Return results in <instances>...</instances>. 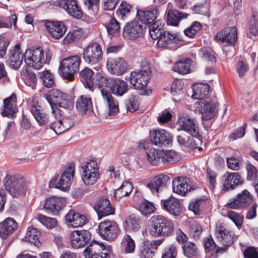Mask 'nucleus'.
<instances>
[{
	"label": "nucleus",
	"instance_id": "obj_1",
	"mask_svg": "<svg viewBox=\"0 0 258 258\" xmlns=\"http://www.w3.org/2000/svg\"><path fill=\"white\" fill-rule=\"evenodd\" d=\"M24 55L21 52L20 45L17 44L9 50V58L7 61L13 69L19 68L22 64ZM26 63L23 73L25 76V82L28 86L32 84V50L27 49L24 54Z\"/></svg>",
	"mask_w": 258,
	"mask_h": 258
},
{
	"label": "nucleus",
	"instance_id": "obj_2",
	"mask_svg": "<svg viewBox=\"0 0 258 258\" xmlns=\"http://www.w3.org/2000/svg\"><path fill=\"white\" fill-rule=\"evenodd\" d=\"M174 230L172 221L162 215L152 217L149 220L148 231L150 235L155 237H168Z\"/></svg>",
	"mask_w": 258,
	"mask_h": 258
},
{
	"label": "nucleus",
	"instance_id": "obj_3",
	"mask_svg": "<svg viewBox=\"0 0 258 258\" xmlns=\"http://www.w3.org/2000/svg\"><path fill=\"white\" fill-rule=\"evenodd\" d=\"M5 189L13 198L25 195L27 190L26 179L19 174H7L3 179Z\"/></svg>",
	"mask_w": 258,
	"mask_h": 258
},
{
	"label": "nucleus",
	"instance_id": "obj_4",
	"mask_svg": "<svg viewBox=\"0 0 258 258\" xmlns=\"http://www.w3.org/2000/svg\"><path fill=\"white\" fill-rule=\"evenodd\" d=\"M151 74L150 64L147 61L143 60L141 62L140 69L131 73V83L136 89H144L147 86Z\"/></svg>",
	"mask_w": 258,
	"mask_h": 258
},
{
	"label": "nucleus",
	"instance_id": "obj_5",
	"mask_svg": "<svg viewBox=\"0 0 258 258\" xmlns=\"http://www.w3.org/2000/svg\"><path fill=\"white\" fill-rule=\"evenodd\" d=\"M109 81L110 79H107L106 77L101 76L98 80V86L100 88L103 103L107 109V114L113 115L119 112V108L117 100L106 89V88H108Z\"/></svg>",
	"mask_w": 258,
	"mask_h": 258
},
{
	"label": "nucleus",
	"instance_id": "obj_6",
	"mask_svg": "<svg viewBox=\"0 0 258 258\" xmlns=\"http://www.w3.org/2000/svg\"><path fill=\"white\" fill-rule=\"evenodd\" d=\"M80 63L81 58L78 55H73L63 58L59 67L62 77L70 81H73L74 74L79 70Z\"/></svg>",
	"mask_w": 258,
	"mask_h": 258
},
{
	"label": "nucleus",
	"instance_id": "obj_7",
	"mask_svg": "<svg viewBox=\"0 0 258 258\" xmlns=\"http://www.w3.org/2000/svg\"><path fill=\"white\" fill-rule=\"evenodd\" d=\"M81 169V177L86 185H93L99 179V168L95 160H90L82 164Z\"/></svg>",
	"mask_w": 258,
	"mask_h": 258
},
{
	"label": "nucleus",
	"instance_id": "obj_8",
	"mask_svg": "<svg viewBox=\"0 0 258 258\" xmlns=\"http://www.w3.org/2000/svg\"><path fill=\"white\" fill-rule=\"evenodd\" d=\"M195 107L202 114V119L208 120L214 117L217 113L218 104L214 100H202L197 101Z\"/></svg>",
	"mask_w": 258,
	"mask_h": 258
},
{
	"label": "nucleus",
	"instance_id": "obj_9",
	"mask_svg": "<svg viewBox=\"0 0 258 258\" xmlns=\"http://www.w3.org/2000/svg\"><path fill=\"white\" fill-rule=\"evenodd\" d=\"M82 56L86 63L90 66L97 64L102 57L101 46L96 42L89 44L84 49Z\"/></svg>",
	"mask_w": 258,
	"mask_h": 258
},
{
	"label": "nucleus",
	"instance_id": "obj_10",
	"mask_svg": "<svg viewBox=\"0 0 258 258\" xmlns=\"http://www.w3.org/2000/svg\"><path fill=\"white\" fill-rule=\"evenodd\" d=\"M99 234L101 237L106 240L115 239L119 232V228L114 221L105 220L101 222L98 226Z\"/></svg>",
	"mask_w": 258,
	"mask_h": 258
},
{
	"label": "nucleus",
	"instance_id": "obj_11",
	"mask_svg": "<svg viewBox=\"0 0 258 258\" xmlns=\"http://www.w3.org/2000/svg\"><path fill=\"white\" fill-rule=\"evenodd\" d=\"M252 196L247 190L245 189L238 194L231 202L227 203L226 205L234 209L245 208L252 203Z\"/></svg>",
	"mask_w": 258,
	"mask_h": 258
},
{
	"label": "nucleus",
	"instance_id": "obj_12",
	"mask_svg": "<svg viewBox=\"0 0 258 258\" xmlns=\"http://www.w3.org/2000/svg\"><path fill=\"white\" fill-rule=\"evenodd\" d=\"M106 66L108 72L114 75L120 76L127 70L126 61L121 57L108 59Z\"/></svg>",
	"mask_w": 258,
	"mask_h": 258
},
{
	"label": "nucleus",
	"instance_id": "obj_13",
	"mask_svg": "<svg viewBox=\"0 0 258 258\" xmlns=\"http://www.w3.org/2000/svg\"><path fill=\"white\" fill-rule=\"evenodd\" d=\"M215 39L216 41L234 45L237 39V28L234 26L226 27L218 32Z\"/></svg>",
	"mask_w": 258,
	"mask_h": 258
},
{
	"label": "nucleus",
	"instance_id": "obj_14",
	"mask_svg": "<svg viewBox=\"0 0 258 258\" xmlns=\"http://www.w3.org/2000/svg\"><path fill=\"white\" fill-rule=\"evenodd\" d=\"M178 124L181 130L190 134L194 137H198L199 127L196 119L190 117L188 115H181L178 119Z\"/></svg>",
	"mask_w": 258,
	"mask_h": 258
},
{
	"label": "nucleus",
	"instance_id": "obj_15",
	"mask_svg": "<svg viewBox=\"0 0 258 258\" xmlns=\"http://www.w3.org/2000/svg\"><path fill=\"white\" fill-rule=\"evenodd\" d=\"M215 234L217 240L223 245L230 246L237 239L232 231L221 224L216 226Z\"/></svg>",
	"mask_w": 258,
	"mask_h": 258
},
{
	"label": "nucleus",
	"instance_id": "obj_16",
	"mask_svg": "<svg viewBox=\"0 0 258 258\" xmlns=\"http://www.w3.org/2000/svg\"><path fill=\"white\" fill-rule=\"evenodd\" d=\"M91 234L87 230H75L70 235L71 244L75 248L86 245L90 240Z\"/></svg>",
	"mask_w": 258,
	"mask_h": 258
},
{
	"label": "nucleus",
	"instance_id": "obj_17",
	"mask_svg": "<svg viewBox=\"0 0 258 258\" xmlns=\"http://www.w3.org/2000/svg\"><path fill=\"white\" fill-rule=\"evenodd\" d=\"M94 209L97 214L99 219L113 215L115 212V209L111 206L109 201L104 197H102L97 201Z\"/></svg>",
	"mask_w": 258,
	"mask_h": 258
},
{
	"label": "nucleus",
	"instance_id": "obj_18",
	"mask_svg": "<svg viewBox=\"0 0 258 258\" xmlns=\"http://www.w3.org/2000/svg\"><path fill=\"white\" fill-rule=\"evenodd\" d=\"M152 143L157 146H166L169 145L172 141L170 134L164 130H153L151 134Z\"/></svg>",
	"mask_w": 258,
	"mask_h": 258
},
{
	"label": "nucleus",
	"instance_id": "obj_19",
	"mask_svg": "<svg viewBox=\"0 0 258 258\" xmlns=\"http://www.w3.org/2000/svg\"><path fill=\"white\" fill-rule=\"evenodd\" d=\"M75 172V166L72 163L68 164L65 171L62 173L55 188L66 190L70 187Z\"/></svg>",
	"mask_w": 258,
	"mask_h": 258
},
{
	"label": "nucleus",
	"instance_id": "obj_20",
	"mask_svg": "<svg viewBox=\"0 0 258 258\" xmlns=\"http://www.w3.org/2000/svg\"><path fill=\"white\" fill-rule=\"evenodd\" d=\"M45 26L51 37L55 39L62 37L67 31L66 27L61 21H48Z\"/></svg>",
	"mask_w": 258,
	"mask_h": 258
},
{
	"label": "nucleus",
	"instance_id": "obj_21",
	"mask_svg": "<svg viewBox=\"0 0 258 258\" xmlns=\"http://www.w3.org/2000/svg\"><path fill=\"white\" fill-rule=\"evenodd\" d=\"M144 31L142 26L139 22L133 21L126 24L123 29L124 37L133 39L140 37Z\"/></svg>",
	"mask_w": 258,
	"mask_h": 258
},
{
	"label": "nucleus",
	"instance_id": "obj_22",
	"mask_svg": "<svg viewBox=\"0 0 258 258\" xmlns=\"http://www.w3.org/2000/svg\"><path fill=\"white\" fill-rule=\"evenodd\" d=\"M223 190H233L243 182L242 177L237 172L228 173L224 176Z\"/></svg>",
	"mask_w": 258,
	"mask_h": 258
},
{
	"label": "nucleus",
	"instance_id": "obj_23",
	"mask_svg": "<svg viewBox=\"0 0 258 258\" xmlns=\"http://www.w3.org/2000/svg\"><path fill=\"white\" fill-rule=\"evenodd\" d=\"M162 208L170 214L178 216L181 211V207L178 199L171 197L167 200H163L161 202Z\"/></svg>",
	"mask_w": 258,
	"mask_h": 258
},
{
	"label": "nucleus",
	"instance_id": "obj_24",
	"mask_svg": "<svg viewBox=\"0 0 258 258\" xmlns=\"http://www.w3.org/2000/svg\"><path fill=\"white\" fill-rule=\"evenodd\" d=\"M59 5L70 15L76 18L82 16V11L77 0H61Z\"/></svg>",
	"mask_w": 258,
	"mask_h": 258
},
{
	"label": "nucleus",
	"instance_id": "obj_25",
	"mask_svg": "<svg viewBox=\"0 0 258 258\" xmlns=\"http://www.w3.org/2000/svg\"><path fill=\"white\" fill-rule=\"evenodd\" d=\"M64 96V93L60 91L53 89L48 91L47 93L44 94V97L51 106L52 112L55 114L57 111H59L57 108L58 102L61 97Z\"/></svg>",
	"mask_w": 258,
	"mask_h": 258
},
{
	"label": "nucleus",
	"instance_id": "obj_26",
	"mask_svg": "<svg viewBox=\"0 0 258 258\" xmlns=\"http://www.w3.org/2000/svg\"><path fill=\"white\" fill-rule=\"evenodd\" d=\"M128 84L126 82L119 79H110L108 83V88L111 93L118 96H121L128 90Z\"/></svg>",
	"mask_w": 258,
	"mask_h": 258
},
{
	"label": "nucleus",
	"instance_id": "obj_27",
	"mask_svg": "<svg viewBox=\"0 0 258 258\" xmlns=\"http://www.w3.org/2000/svg\"><path fill=\"white\" fill-rule=\"evenodd\" d=\"M18 228V223L12 218H7L0 223V236L6 239Z\"/></svg>",
	"mask_w": 258,
	"mask_h": 258
},
{
	"label": "nucleus",
	"instance_id": "obj_28",
	"mask_svg": "<svg viewBox=\"0 0 258 258\" xmlns=\"http://www.w3.org/2000/svg\"><path fill=\"white\" fill-rule=\"evenodd\" d=\"M169 180L167 175L160 174L155 176L147 184V187L154 194H157L162 190Z\"/></svg>",
	"mask_w": 258,
	"mask_h": 258
},
{
	"label": "nucleus",
	"instance_id": "obj_29",
	"mask_svg": "<svg viewBox=\"0 0 258 258\" xmlns=\"http://www.w3.org/2000/svg\"><path fill=\"white\" fill-rule=\"evenodd\" d=\"M51 55L48 52H46L44 59V52L41 47L33 49V69L39 70L43 64L49 63Z\"/></svg>",
	"mask_w": 258,
	"mask_h": 258
},
{
	"label": "nucleus",
	"instance_id": "obj_30",
	"mask_svg": "<svg viewBox=\"0 0 258 258\" xmlns=\"http://www.w3.org/2000/svg\"><path fill=\"white\" fill-rule=\"evenodd\" d=\"M64 204L63 199L53 196L46 199L44 207L54 215H57Z\"/></svg>",
	"mask_w": 258,
	"mask_h": 258
},
{
	"label": "nucleus",
	"instance_id": "obj_31",
	"mask_svg": "<svg viewBox=\"0 0 258 258\" xmlns=\"http://www.w3.org/2000/svg\"><path fill=\"white\" fill-rule=\"evenodd\" d=\"M159 14L158 11L156 9L148 11L138 10L137 15L139 20L145 24H149L150 26L155 23V21Z\"/></svg>",
	"mask_w": 258,
	"mask_h": 258
},
{
	"label": "nucleus",
	"instance_id": "obj_32",
	"mask_svg": "<svg viewBox=\"0 0 258 258\" xmlns=\"http://www.w3.org/2000/svg\"><path fill=\"white\" fill-rule=\"evenodd\" d=\"M188 178L182 177L174 178L172 181L173 191L181 196L190 191L192 188L188 185Z\"/></svg>",
	"mask_w": 258,
	"mask_h": 258
},
{
	"label": "nucleus",
	"instance_id": "obj_33",
	"mask_svg": "<svg viewBox=\"0 0 258 258\" xmlns=\"http://www.w3.org/2000/svg\"><path fill=\"white\" fill-rule=\"evenodd\" d=\"M105 246L103 245H99L96 242L92 243L87 247L84 251V256L85 258H104L105 257L107 253L105 252H101L102 255H100L99 252L100 249L104 250Z\"/></svg>",
	"mask_w": 258,
	"mask_h": 258
},
{
	"label": "nucleus",
	"instance_id": "obj_34",
	"mask_svg": "<svg viewBox=\"0 0 258 258\" xmlns=\"http://www.w3.org/2000/svg\"><path fill=\"white\" fill-rule=\"evenodd\" d=\"M192 90V98L198 99V101L209 100L207 97L210 91V86L208 84L204 83L196 84L194 85Z\"/></svg>",
	"mask_w": 258,
	"mask_h": 258
},
{
	"label": "nucleus",
	"instance_id": "obj_35",
	"mask_svg": "<svg viewBox=\"0 0 258 258\" xmlns=\"http://www.w3.org/2000/svg\"><path fill=\"white\" fill-rule=\"evenodd\" d=\"M76 108L78 112L85 114L92 108V101L91 97L81 95L76 100Z\"/></svg>",
	"mask_w": 258,
	"mask_h": 258
},
{
	"label": "nucleus",
	"instance_id": "obj_36",
	"mask_svg": "<svg viewBox=\"0 0 258 258\" xmlns=\"http://www.w3.org/2000/svg\"><path fill=\"white\" fill-rule=\"evenodd\" d=\"M194 66V62L190 58H187L175 63L173 67V70L180 74H186L190 73Z\"/></svg>",
	"mask_w": 258,
	"mask_h": 258
},
{
	"label": "nucleus",
	"instance_id": "obj_37",
	"mask_svg": "<svg viewBox=\"0 0 258 258\" xmlns=\"http://www.w3.org/2000/svg\"><path fill=\"white\" fill-rule=\"evenodd\" d=\"M16 102V95L12 94L9 97L4 100V110L2 114L4 116H13L15 113V106Z\"/></svg>",
	"mask_w": 258,
	"mask_h": 258
},
{
	"label": "nucleus",
	"instance_id": "obj_38",
	"mask_svg": "<svg viewBox=\"0 0 258 258\" xmlns=\"http://www.w3.org/2000/svg\"><path fill=\"white\" fill-rule=\"evenodd\" d=\"M37 76L46 88H51L54 84V76L48 70L38 72L37 75L33 73V83L35 82Z\"/></svg>",
	"mask_w": 258,
	"mask_h": 258
},
{
	"label": "nucleus",
	"instance_id": "obj_39",
	"mask_svg": "<svg viewBox=\"0 0 258 258\" xmlns=\"http://www.w3.org/2000/svg\"><path fill=\"white\" fill-rule=\"evenodd\" d=\"M188 14L177 10L169 11L167 15V23L168 25L177 26L180 21L187 18Z\"/></svg>",
	"mask_w": 258,
	"mask_h": 258
},
{
	"label": "nucleus",
	"instance_id": "obj_40",
	"mask_svg": "<svg viewBox=\"0 0 258 258\" xmlns=\"http://www.w3.org/2000/svg\"><path fill=\"white\" fill-rule=\"evenodd\" d=\"M80 74L82 77L81 81L84 83L85 87H87L93 91V88L94 86L93 78L94 73L93 71L88 68H85L80 72Z\"/></svg>",
	"mask_w": 258,
	"mask_h": 258
},
{
	"label": "nucleus",
	"instance_id": "obj_41",
	"mask_svg": "<svg viewBox=\"0 0 258 258\" xmlns=\"http://www.w3.org/2000/svg\"><path fill=\"white\" fill-rule=\"evenodd\" d=\"M163 154V150H157L155 148H151L146 152L148 161L154 165H157L162 161V155Z\"/></svg>",
	"mask_w": 258,
	"mask_h": 258
},
{
	"label": "nucleus",
	"instance_id": "obj_42",
	"mask_svg": "<svg viewBox=\"0 0 258 258\" xmlns=\"http://www.w3.org/2000/svg\"><path fill=\"white\" fill-rule=\"evenodd\" d=\"M84 33L83 29L76 27L69 32L64 38L63 41L64 44L72 43L73 41L80 39L84 37Z\"/></svg>",
	"mask_w": 258,
	"mask_h": 258
},
{
	"label": "nucleus",
	"instance_id": "obj_43",
	"mask_svg": "<svg viewBox=\"0 0 258 258\" xmlns=\"http://www.w3.org/2000/svg\"><path fill=\"white\" fill-rule=\"evenodd\" d=\"M140 223L139 218L135 215H131L125 219L123 226L126 230L136 231L140 228Z\"/></svg>",
	"mask_w": 258,
	"mask_h": 258
},
{
	"label": "nucleus",
	"instance_id": "obj_44",
	"mask_svg": "<svg viewBox=\"0 0 258 258\" xmlns=\"http://www.w3.org/2000/svg\"><path fill=\"white\" fill-rule=\"evenodd\" d=\"M133 185L131 182L125 181L121 185L115 190L114 196L116 199H120L123 197L128 195L133 190Z\"/></svg>",
	"mask_w": 258,
	"mask_h": 258
},
{
	"label": "nucleus",
	"instance_id": "obj_45",
	"mask_svg": "<svg viewBox=\"0 0 258 258\" xmlns=\"http://www.w3.org/2000/svg\"><path fill=\"white\" fill-rule=\"evenodd\" d=\"M33 116L39 125H45L48 122L47 114L41 109L39 105H33Z\"/></svg>",
	"mask_w": 258,
	"mask_h": 258
},
{
	"label": "nucleus",
	"instance_id": "obj_46",
	"mask_svg": "<svg viewBox=\"0 0 258 258\" xmlns=\"http://www.w3.org/2000/svg\"><path fill=\"white\" fill-rule=\"evenodd\" d=\"M121 246L125 253H133L135 249V242L129 235L126 234L124 236L122 239Z\"/></svg>",
	"mask_w": 258,
	"mask_h": 258
},
{
	"label": "nucleus",
	"instance_id": "obj_47",
	"mask_svg": "<svg viewBox=\"0 0 258 258\" xmlns=\"http://www.w3.org/2000/svg\"><path fill=\"white\" fill-rule=\"evenodd\" d=\"M184 255L188 258L196 256L198 253V248L197 245L190 241H187L182 246Z\"/></svg>",
	"mask_w": 258,
	"mask_h": 258
},
{
	"label": "nucleus",
	"instance_id": "obj_48",
	"mask_svg": "<svg viewBox=\"0 0 258 258\" xmlns=\"http://www.w3.org/2000/svg\"><path fill=\"white\" fill-rule=\"evenodd\" d=\"M142 258H153L156 251L152 247L150 241L144 242L140 249Z\"/></svg>",
	"mask_w": 258,
	"mask_h": 258
},
{
	"label": "nucleus",
	"instance_id": "obj_49",
	"mask_svg": "<svg viewBox=\"0 0 258 258\" xmlns=\"http://www.w3.org/2000/svg\"><path fill=\"white\" fill-rule=\"evenodd\" d=\"M149 32L151 37L153 39H158L164 32L163 25L159 21L149 26Z\"/></svg>",
	"mask_w": 258,
	"mask_h": 258
},
{
	"label": "nucleus",
	"instance_id": "obj_50",
	"mask_svg": "<svg viewBox=\"0 0 258 258\" xmlns=\"http://www.w3.org/2000/svg\"><path fill=\"white\" fill-rule=\"evenodd\" d=\"M36 219L48 229H52L57 224V221L55 218L48 217L41 214H38Z\"/></svg>",
	"mask_w": 258,
	"mask_h": 258
},
{
	"label": "nucleus",
	"instance_id": "obj_51",
	"mask_svg": "<svg viewBox=\"0 0 258 258\" xmlns=\"http://www.w3.org/2000/svg\"><path fill=\"white\" fill-rule=\"evenodd\" d=\"M175 39V36L169 32L164 31L158 39L157 45L160 47L167 46Z\"/></svg>",
	"mask_w": 258,
	"mask_h": 258
},
{
	"label": "nucleus",
	"instance_id": "obj_52",
	"mask_svg": "<svg viewBox=\"0 0 258 258\" xmlns=\"http://www.w3.org/2000/svg\"><path fill=\"white\" fill-rule=\"evenodd\" d=\"M132 6L125 1H122L116 12L117 16L121 19H124L131 12Z\"/></svg>",
	"mask_w": 258,
	"mask_h": 258
},
{
	"label": "nucleus",
	"instance_id": "obj_53",
	"mask_svg": "<svg viewBox=\"0 0 258 258\" xmlns=\"http://www.w3.org/2000/svg\"><path fill=\"white\" fill-rule=\"evenodd\" d=\"M258 35L257 20L254 15H252L249 23L248 32L247 33L248 37L253 38Z\"/></svg>",
	"mask_w": 258,
	"mask_h": 258
},
{
	"label": "nucleus",
	"instance_id": "obj_54",
	"mask_svg": "<svg viewBox=\"0 0 258 258\" xmlns=\"http://www.w3.org/2000/svg\"><path fill=\"white\" fill-rule=\"evenodd\" d=\"M162 162L164 163H172L176 162L178 159L176 152L173 150H163Z\"/></svg>",
	"mask_w": 258,
	"mask_h": 258
},
{
	"label": "nucleus",
	"instance_id": "obj_55",
	"mask_svg": "<svg viewBox=\"0 0 258 258\" xmlns=\"http://www.w3.org/2000/svg\"><path fill=\"white\" fill-rule=\"evenodd\" d=\"M106 29L110 35L118 34L120 32L119 23L114 18H112L107 26Z\"/></svg>",
	"mask_w": 258,
	"mask_h": 258
},
{
	"label": "nucleus",
	"instance_id": "obj_56",
	"mask_svg": "<svg viewBox=\"0 0 258 258\" xmlns=\"http://www.w3.org/2000/svg\"><path fill=\"white\" fill-rule=\"evenodd\" d=\"M227 216L238 228L241 227L243 222V217L242 215L234 211L230 210L227 212Z\"/></svg>",
	"mask_w": 258,
	"mask_h": 258
},
{
	"label": "nucleus",
	"instance_id": "obj_57",
	"mask_svg": "<svg viewBox=\"0 0 258 258\" xmlns=\"http://www.w3.org/2000/svg\"><path fill=\"white\" fill-rule=\"evenodd\" d=\"M155 207L152 203L147 201L143 202L139 207L140 212L144 215H148L154 212Z\"/></svg>",
	"mask_w": 258,
	"mask_h": 258
},
{
	"label": "nucleus",
	"instance_id": "obj_58",
	"mask_svg": "<svg viewBox=\"0 0 258 258\" xmlns=\"http://www.w3.org/2000/svg\"><path fill=\"white\" fill-rule=\"evenodd\" d=\"M62 120L59 119L54 121L50 126L56 134H59L68 130L71 125H65Z\"/></svg>",
	"mask_w": 258,
	"mask_h": 258
},
{
	"label": "nucleus",
	"instance_id": "obj_59",
	"mask_svg": "<svg viewBox=\"0 0 258 258\" xmlns=\"http://www.w3.org/2000/svg\"><path fill=\"white\" fill-rule=\"evenodd\" d=\"M202 26L200 23L194 22L189 27L184 30V33L186 36L192 37L202 29Z\"/></svg>",
	"mask_w": 258,
	"mask_h": 258
},
{
	"label": "nucleus",
	"instance_id": "obj_60",
	"mask_svg": "<svg viewBox=\"0 0 258 258\" xmlns=\"http://www.w3.org/2000/svg\"><path fill=\"white\" fill-rule=\"evenodd\" d=\"M245 168L247 171V180L252 181L255 179L258 173L256 168L250 163H247Z\"/></svg>",
	"mask_w": 258,
	"mask_h": 258
},
{
	"label": "nucleus",
	"instance_id": "obj_61",
	"mask_svg": "<svg viewBox=\"0 0 258 258\" xmlns=\"http://www.w3.org/2000/svg\"><path fill=\"white\" fill-rule=\"evenodd\" d=\"M177 254V247L174 244L166 247L162 255V258H175Z\"/></svg>",
	"mask_w": 258,
	"mask_h": 258
},
{
	"label": "nucleus",
	"instance_id": "obj_62",
	"mask_svg": "<svg viewBox=\"0 0 258 258\" xmlns=\"http://www.w3.org/2000/svg\"><path fill=\"white\" fill-rule=\"evenodd\" d=\"M127 110L132 112L136 111L139 107V102L137 96L131 97L126 104Z\"/></svg>",
	"mask_w": 258,
	"mask_h": 258
},
{
	"label": "nucleus",
	"instance_id": "obj_63",
	"mask_svg": "<svg viewBox=\"0 0 258 258\" xmlns=\"http://www.w3.org/2000/svg\"><path fill=\"white\" fill-rule=\"evenodd\" d=\"M203 57L208 61H211L212 63L216 62V57L214 52L212 49L208 47L203 48Z\"/></svg>",
	"mask_w": 258,
	"mask_h": 258
},
{
	"label": "nucleus",
	"instance_id": "obj_64",
	"mask_svg": "<svg viewBox=\"0 0 258 258\" xmlns=\"http://www.w3.org/2000/svg\"><path fill=\"white\" fill-rule=\"evenodd\" d=\"M73 105L72 101L69 98L68 96L64 94V96L61 97L58 102L57 107H62L66 109H71Z\"/></svg>",
	"mask_w": 258,
	"mask_h": 258
}]
</instances>
